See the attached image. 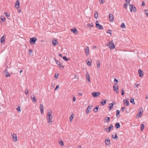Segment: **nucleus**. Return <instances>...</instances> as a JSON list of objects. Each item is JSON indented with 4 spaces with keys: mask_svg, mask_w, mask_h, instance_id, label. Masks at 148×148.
Returning a JSON list of instances; mask_svg holds the SVG:
<instances>
[{
    "mask_svg": "<svg viewBox=\"0 0 148 148\" xmlns=\"http://www.w3.org/2000/svg\"><path fill=\"white\" fill-rule=\"evenodd\" d=\"M46 117L47 120V122L49 124L50 123L52 122L53 116L50 112L48 111L47 112V115Z\"/></svg>",
    "mask_w": 148,
    "mask_h": 148,
    "instance_id": "nucleus-1",
    "label": "nucleus"
},
{
    "mask_svg": "<svg viewBox=\"0 0 148 148\" xmlns=\"http://www.w3.org/2000/svg\"><path fill=\"white\" fill-rule=\"evenodd\" d=\"M129 5V8L131 12H136V7L130 3L128 4Z\"/></svg>",
    "mask_w": 148,
    "mask_h": 148,
    "instance_id": "nucleus-2",
    "label": "nucleus"
},
{
    "mask_svg": "<svg viewBox=\"0 0 148 148\" xmlns=\"http://www.w3.org/2000/svg\"><path fill=\"white\" fill-rule=\"evenodd\" d=\"M117 85V83L114 84V85L113 86V89L114 91L115 92L116 94H118L119 93V88Z\"/></svg>",
    "mask_w": 148,
    "mask_h": 148,
    "instance_id": "nucleus-3",
    "label": "nucleus"
},
{
    "mask_svg": "<svg viewBox=\"0 0 148 148\" xmlns=\"http://www.w3.org/2000/svg\"><path fill=\"white\" fill-rule=\"evenodd\" d=\"M139 112L137 114V116L139 118H140L142 116L143 114V110L142 108H140V109L139 110Z\"/></svg>",
    "mask_w": 148,
    "mask_h": 148,
    "instance_id": "nucleus-4",
    "label": "nucleus"
},
{
    "mask_svg": "<svg viewBox=\"0 0 148 148\" xmlns=\"http://www.w3.org/2000/svg\"><path fill=\"white\" fill-rule=\"evenodd\" d=\"M108 46L111 49H113L115 48V46L112 41L109 42Z\"/></svg>",
    "mask_w": 148,
    "mask_h": 148,
    "instance_id": "nucleus-5",
    "label": "nucleus"
},
{
    "mask_svg": "<svg viewBox=\"0 0 148 148\" xmlns=\"http://www.w3.org/2000/svg\"><path fill=\"white\" fill-rule=\"evenodd\" d=\"M37 40V39L36 38L33 37L31 38H30V43L33 45L36 42Z\"/></svg>",
    "mask_w": 148,
    "mask_h": 148,
    "instance_id": "nucleus-6",
    "label": "nucleus"
},
{
    "mask_svg": "<svg viewBox=\"0 0 148 148\" xmlns=\"http://www.w3.org/2000/svg\"><path fill=\"white\" fill-rule=\"evenodd\" d=\"M11 135L12 136V138L13 141L16 142L17 140V137L16 134H13L11 133Z\"/></svg>",
    "mask_w": 148,
    "mask_h": 148,
    "instance_id": "nucleus-7",
    "label": "nucleus"
},
{
    "mask_svg": "<svg viewBox=\"0 0 148 148\" xmlns=\"http://www.w3.org/2000/svg\"><path fill=\"white\" fill-rule=\"evenodd\" d=\"M98 21H97L96 22V27L97 28H99V29H102V26L100 25Z\"/></svg>",
    "mask_w": 148,
    "mask_h": 148,
    "instance_id": "nucleus-8",
    "label": "nucleus"
},
{
    "mask_svg": "<svg viewBox=\"0 0 148 148\" xmlns=\"http://www.w3.org/2000/svg\"><path fill=\"white\" fill-rule=\"evenodd\" d=\"M92 96L94 97H97L100 95V93L99 92H92Z\"/></svg>",
    "mask_w": 148,
    "mask_h": 148,
    "instance_id": "nucleus-9",
    "label": "nucleus"
},
{
    "mask_svg": "<svg viewBox=\"0 0 148 148\" xmlns=\"http://www.w3.org/2000/svg\"><path fill=\"white\" fill-rule=\"evenodd\" d=\"M138 73L139 74V76L140 77H143L144 75L143 72V71L139 69L138 70Z\"/></svg>",
    "mask_w": 148,
    "mask_h": 148,
    "instance_id": "nucleus-10",
    "label": "nucleus"
},
{
    "mask_svg": "<svg viewBox=\"0 0 148 148\" xmlns=\"http://www.w3.org/2000/svg\"><path fill=\"white\" fill-rule=\"evenodd\" d=\"M109 20L110 22L114 21V17L112 14H110L109 15Z\"/></svg>",
    "mask_w": 148,
    "mask_h": 148,
    "instance_id": "nucleus-11",
    "label": "nucleus"
},
{
    "mask_svg": "<svg viewBox=\"0 0 148 148\" xmlns=\"http://www.w3.org/2000/svg\"><path fill=\"white\" fill-rule=\"evenodd\" d=\"M115 104V102H113L112 103H110L109 105V108L110 110L112 109L113 106Z\"/></svg>",
    "mask_w": 148,
    "mask_h": 148,
    "instance_id": "nucleus-12",
    "label": "nucleus"
},
{
    "mask_svg": "<svg viewBox=\"0 0 148 148\" xmlns=\"http://www.w3.org/2000/svg\"><path fill=\"white\" fill-rule=\"evenodd\" d=\"M15 5L16 8L18 9L19 8L20 2L18 0L16 1L15 3Z\"/></svg>",
    "mask_w": 148,
    "mask_h": 148,
    "instance_id": "nucleus-13",
    "label": "nucleus"
},
{
    "mask_svg": "<svg viewBox=\"0 0 148 148\" xmlns=\"http://www.w3.org/2000/svg\"><path fill=\"white\" fill-rule=\"evenodd\" d=\"M4 72L6 77H7L10 76V74L8 73V70L7 69L5 70Z\"/></svg>",
    "mask_w": 148,
    "mask_h": 148,
    "instance_id": "nucleus-14",
    "label": "nucleus"
},
{
    "mask_svg": "<svg viewBox=\"0 0 148 148\" xmlns=\"http://www.w3.org/2000/svg\"><path fill=\"white\" fill-rule=\"evenodd\" d=\"M58 44V41L56 40H53L52 41V44L54 46H56Z\"/></svg>",
    "mask_w": 148,
    "mask_h": 148,
    "instance_id": "nucleus-15",
    "label": "nucleus"
},
{
    "mask_svg": "<svg viewBox=\"0 0 148 148\" xmlns=\"http://www.w3.org/2000/svg\"><path fill=\"white\" fill-rule=\"evenodd\" d=\"M105 143L107 145H110V140L108 138L106 139L105 140Z\"/></svg>",
    "mask_w": 148,
    "mask_h": 148,
    "instance_id": "nucleus-16",
    "label": "nucleus"
},
{
    "mask_svg": "<svg viewBox=\"0 0 148 148\" xmlns=\"http://www.w3.org/2000/svg\"><path fill=\"white\" fill-rule=\"evenodd\" d=\"M85 52L86 53V54L87 55H88L89 52V48L88 47H86L85 49Z\"/></svg>",
    "mask_w": 148,
    "mask_h": 148,
    "instance_id": "nucleus-17",
    "label": "nucleus"
},
{
    "mask_svg": "<svg viewBox=\"0 0 148 148\" xmlns=\"http://www.w3.org/2000/svg\"><path fill=\"white\" fill-rule=\"evenodd\" d=\"M86 62L87 65L89 66L91 65V60L87 59L86 60Z\"/></svg>",
    "mask_w": 148,
    "mask_h": 148,
    "instance_id": "nucleus-18",
    "label": "nucleus"
},
{
    "mask_svg": "<svg viewBox=\"0 0 148 148\" xmlns=\"http://www.w3.org/2000/svg\"><path fill=\"white\" fill-rule=\"evenodd\" d=\"M92 108V106H89L86 110V113L87 114L89 113L90 110H91Z\"/></svg>",
    "mask_w": 148,
    "mask_h": 148,
    "instance_id": "nucleus-19",
    "label": "nucleus"
},
{
    "mask_svg": "<svg viewBox=\"0 0 148 148\" xmlns=\"http://www.w3.org/2000/svg\"><path fill=\"white\" fill-rule=\"evenodd\" d=\"M5 37L3 35V36L1 38V43H2L3 42H4L5 41Z\"/></svg>",
    "mask_w": 148,
    "mask_h": 148,
    "instance_id": "nucleus-20",
    "label": "nucleus"
},
{
    "mask_svg": "<svg viewBox=\"0 0 148 148\" xmlns=\"http://www.w3.org/2000/svg\"><path fill=\"white\" fill-rule=\"evenodd\" d=\"M120 127V125L119 123H117L115 125V127L116 129H118Z\"/></svg>",
    "mask_w": 148,
    "mask_h": 148,
    "instance_id": "nucleus-21",
    "label": "nucleus"
},
{
    "mask_svg": "<svg viewBox=\"0 0 148 148\" xmlns=\"http://www.w3.org/2000/svg\"><path fill=\"white\" fill-rule=\"evenodd\" d=\"M86 79L88 80L89 82H90V77L89 74H88V73H87L86 74Z\"/></svg>",
    "mask_w": 148,
    "mask_h": 148,
    "instance_id": "nucleus-22",
    "label": "nucleus"
},
{
    "mask_svg": "<svg viewBox=\"0 0 148 148\" xmlns=\"http://www.w3.org/2000/svg\"><path fill=\"white\" fill-rule=\"evenodd\" d=\"M71 31L72 32H73L75 34H77V33H76V32H77V30L75 28L73 29H72L71 30Z\"/></svg>",
    "mask_w": 148,
    "mask_h": 148,
    "instance_id": "nucleus-23",
    "label": "nucleus"
},
{
    "mask_svg": "<svg viewBox=\"0 0 148 148\" xmlns=\"http://www.w3.org/2000/svg\"><path fill=\"white\" fill-rule=\"evenodd\" d=\"M31 98L32 100V101L33 102H35L36 101V99L35 98V96H32L31 97Z\"/></svg>",
    "mask_w": 148,
    "mask_h": 148,
    "instance_id": "nucleus-24",
    "label": "nucleus"
},
{
    "mask_svg": "<svg viewBox=\"0 0 148 148\" xmlns=\"http://www.w3.org/2000/svg\"><path fill=\"white\" fill-rule=\"evenodd\" d=\"M123 103L124 104L126 103L127 106H128L129 105V102L128 101L124 99L123 100Z\"/></svg>",
    "mask_w": 148,
    "mask_h": 148,
    "instance_id": "nucleus-25",
    "label": "nucleus"
},
{
    "mask_svg": "<svg viewBox=\"0 0 148 148\" xmlns=\"http://www.w3.org/2000/svg\"><path fill=\"white\" fill-rule=\"evenodd\" d=\"M98 16V12L97 11H95V12L94 17L95 18L97 19V18Z\"/></svg>",
    "mask_w": 148,
    "mask_h": 148,
    "instance_id": "nucleus-26",
    "label": "nucleus"
},
{
    "mask_svg": "<svg viewBox=\"0 0 148 148\" xmlns=\"http://www.w3.org/2000/svg\"><path fill=\"white\" fill-rule=\"evenodd\" d=\"M110 119L109 117H106L105 119L104 122H107L108 123L110 121Z\"/></svg>",
    "mask_w": 148,
    "mask_h": 148,
    "instance_id": "nucleus-27",
    "label": "nucleus"
},
{
    "mask_svg": "<svg viewBox=\"0 0 148 148\" xmlns=\"http://www.w3.org/2000/svg\"><path fill=\"white\" fill-rule=\"evenodd\" d=\"M121 27L122 28H125L126 27V26H125V23H121Z\"/></svg>",
    "mask_w": 148,
    "mask_h": 148,
    "instance_id": "nucleus-28",
    "label": "nucleus"
},
{
    "mask_svg": "<svg viewBox=\"0 0 148 148\" xmlns=\"http://www.w3.org/2000/svg\"><path fill=\"white\" fill-rule=\"evenodd\" d=\"M113 128V125L112 124L110 125V126L108 128V130H109L108 131L110 132V130H112Z\"/></svg>",
    "mask_w": 148,
    "mask_h": 148,
    "instance_id": "nucleus-29",
    "label": "nucleus"
},
{
    "mask_svg": "<svg viewBox=\"0 0 148 148\" xmlns=\"http://www.w3.org/2000/svg\"><path fill=\"white\" fill-rule=\"evenodd\" d=\"M144 12L145 13V14L148 17V10H144Z\"/></svg>",
    "mask_w": 148,
    "mask_h": 148,
    "instance_id": "nucleus-30",
    "label": "nucleus"
},
{
    "mask_svg": "<svg viewBox=\"0 0 148 148\" xmlns=\"http://www.w3.org/2000/svg\"><path fill=\"white\" fill-rule=\"evenodd\" d=\"M97 67L98 68L100 67V63L99 61H97Z\"/></svg>",
    "mask_w": 148,
    "mask_h": 148,
    "instance_id": "nucleus-31",
    "label": "nucleus"
},
{
    "mask_svg": "<svg viewBox=\"0 0 148 148\" xmlns=\"http://www.w3.org/2000/svg\"><path fill=\"white\" fill-rule=\"evenodd\" d=\"M124 8L125 9H127L128 6L127 3H125L123 5Z\"/></svg>",
    "mask_w": 148,
    "mask_h": 148,
    "instance_id": "nucleus-32",
    "label": "nucleus"
},
{
    "mask_svg": "<svg viewBox=\"0 0 148 148\" xmlns=\"http://www.w3.org/2000/svg\"><path fill=\"white\" fill-rule=\"evenodd\" d=\"M112 30L110 29L108 30L107 31V33L108 34H109L110 35V36L112 35Z\"/></svg>",
    "mask_w": 148,
    "mask_h": 148,
    "instance_id": "nucleus-33",
    "label": "nucleus"
},
{
    "mask_svg": "<svg viewBox=\"0 0 148 148\" xmlns=\"http://www.w3.org/2000/svg\"><path fill=\"white\" fill-rule=\"evenodd\" d=\"M99 108V106L97 107L96 108H94V111H95V112H97L98 111Z\"/></svg>",
    "mask_w": 148,
    "mask_h": 148,
    "instance_id": "nucleus-34",
    "label": "nucleus"
},
{
    "mask_svg": "<svg viewBox=\"0 0 148 148\" xmlns=\"http://www.w3.org/2000/svg\"><path fill=\"white\" fill-rule=\"evenodd\" d=\"M130 102L132 103V104L134 105L135 104V102L134 101V100L133 99H131L130 100Z\"/></svg>",
    "mask_w": 148,
    "mask_h": 148,
    "instance_id": "nucleus-35",
    "label": "nucleus"
},
{
    "mask_svg": "<svg viewBox=\"0 0 148 148\" xmlns=\"http://www.w3.org/2000/svg\"><path fill=\"white\" fill-rule=\"evenodd\" d=\"M4 14H5V16H7V17H9V16H10V14L9 13H7V12H5V13H4Z\"/></svg>",
    "mask_w": 148,
    "mask_h": 148,
    "instance_id": "nucleus-36",
    "label": "nucleus"
},
{
    "mask_svg": "<svg viewBox=\"0 0 148 148\" xmlns=\"http://www.w3.org/2000/svg\"><path fill=\"white\" fill-rule=\"evenodd\" d=\"M59 144L60 145H61L62 146H63L64 145L63 142L62 140L59 141Z\"/></svg>",
    "mask_w": 148,
    "mask_h": 148,
    "instance_id": "nucleus-37",
    "label": "nucleus"
},
{
    "mask_svg": "<svg viewBox=\"0 0 148 148\" xmlns=\"http://www.w3.org/2000/svg\"><path fill=\"white\" fill-rule=\"evenodd\" d=\"M73 115L72 114L70 116V121L71 122L72 120V119H73Z\"/></svg>",
    "mask_w": 148,
    "mask_h": 148,
    "instance_id": "nucleus-38",
    "label": "nucleus"
},
{
    "mask_svg": "<svg viewBox=\"0 0 148 148\" xmlns=\"http://www.w3.org/2000/svg\"><path fill=\"white\" fill-rule=\"evenodd\" d=\"M1 19L2 21H4L5 19V18L4 17H3V16H1Z\"/></svg>",
    "mask_w": 148,
    "mask_h": 148,
    "instance_id": "nucleus-39",
    "label": "nucleus"
},
{
    "mask_svg": "<svg viewBox=\"0 0 148 148\" xmlns=\"http://www.w3.org/2000/svg\"><path fill=\"white\" fill-rule=\"evenodd\" d=\"M58 65V66L60 68H64V67L62 65V64L60 63Z\"/></svg>",
    "mask_w": 148,
    "mask_h": 148,
    "instance_id": "nucleus-40",
    "label": "nucleus"
},
{
    "mask_svg": "<svg viewBox=\"0 0 148 148\" xmlns=\"http://www.w3.org/2000/svg\"><path fill=\"white\" fill-rule=\"evenodd\" d=\"M40 110H43L44 109L43 105L42 104H41L40 105Z\"/></svg>",
    "mask_w": 148,
    "mask_h": 148,
    "instance_id": "nucleus-41",
    "label": "nucleus"
},
{
    "mask_svg": "<svg viewBox=\"0 0 148 148\" xmlns=\"http://www.w3.org/2000/svg\"><path fill=\"white\" fill-rule=\"evenodd\" d=\"M54 59L57 64H58L60 63V62L58 60H57L56 58H54Z\"/></svg>",
    "mask_w": 148,
    "mask_h": 148,
    "instance_id": "nucleus-42",
    "label": "nucleus"
},
{
    "mask_svg": "<svg viewBox=\"0 0 148 148\" xmlns=\"http://www.w3.org/2000/svg\"><path fill=\"white\" fill-rule=\"evenodd\" d=\"M63 58L64 60H65L66 61H67L68 60V58H67L66 57V56L63 57Z\"/></svg>",
    "mask_w": 148,
    "mask_h": 148,
    "instance_id": "nucleus-43",
    "label": "nucleus"
},
{
    "mask_svg": "<svg viewBox=\"0 0 148 148\" xmlns=\"http://www.w3.org/2000/svg\"><path fill=\"white\" fill-rule=\"evenodd\" d=\"M112 137L114 139L118 138V137L117 136L116 134H115V135H112Z\"/></svg>",
    "mask_w": 148,
    "mask_h": 148,
    "instance_id": "nucleus-44",
    "label": "nucleus"
},
{
    "mask_svg": "<svg viewBox=\"0 0 148 148\" xmlns=\"http://www.w3.org/2000/svg\"><path fill=\"white\" fill-rule=\"evenodd\" d=\"M141 131H143V129L144 127V125L143 124H141Z\"/></svg>",
    "mask_w": 148,
    "mask_h": 148,
    "instance_id": "nucleus-45",
    "label": "nucleus"
},
{
    "mask_svg": "<svg viewBox=\"0 0 148 148\" xmlns=\"http://www.w3.org/2000/svg\"><path fill=\"white\" fill-rule=\"evenodd\" d=\"M120 113V111L119 110H117L116 111V115L117 116Z\"/></svg>",
    "mask_w": 148,
    "mask_h": 148,
    "instance_id": "nucleus-46",
    "label": "nucleus"
},
{
    "mask_svg": "<svg viewBox=\"0 0 148 148\" xmlns=\"http://www.w3.org/2000/svg\"><path fill=\"white\" fill-rule=\"evenodd\" d=\"M16 110L18 112H21V110L20 109V107H18L17 108Z\"/></svg>",
    "mask_w": 148,
    "mask_h": 148,
    "instance_id": "nucleus-47",
    "label": "nucleus"
},
{
    "mask_svg": "<svg viewBox=\"0 0 148 148\" xmlns=\"http://www.w3.org/2000/svg\"><path fill=\"white\" fill-rule=\"evenodd\" d=\"M25 93L26 95H27L28 93V90L27 89H26L25 90Z\"/></svg>",
    "mask_w": 148,
    "mask_h": 148,
    "instance_id": "nucleus-48",
    "label": "nucleus"
},
{
    "mask_svg": "<svg viewBox=\"0 0 148 148\" xmlns=\"http://www.w3.org/2000/svg\"><path fill=\"white\" fill-rule=\"evenodd\" d=\"M106 103V100H103L102 101V105H104Z\"/></svg>",
    "mask_w": 148,
    "mask_h": 148,
    "instance_id": "nucleus-49",
    "label": "nucleus"
},
{
    "mask_svg": "<svg viewBox=\"0 0 148 148\" xmlns=\"http://www.w3.org/2000/svg\"><path fill=\"white\" fill-rule=\"evenodd\" d=\"M59 88V85H58L57 86H56V88L55 89V90H56L58 89Z\"/></svg>",
    "mask_w": 148,
    "mask_h": 148,
    "instance_id": "nucleus-50",
    "label": "nucleus"
},
{
    "mask_svg": "<svg viewBox=\"0 0 148 148\" xmlns=\"http://www.w3.org/2000/svg\"><path fill=\"white\" fill-rule=\"evenodd\" d=\"M145 5V2L143 1L142 2V6H144Z\"/></svg>",
    "mask_w": 148,
    "mask_h": 148,
    "instance_id": "nucleus-51",
    "label": "nucleus"
},
{
    "mask_svg": "<svg viewBox=\"0 0 148 148\" xmlns=\"http://www.w3.org/2000/svg\"><path fill=\"white\" fill-rule=\"evenodd\" d=\"M104 130H105L106 132H110V131H108L109 130H108V128H107L106 129H104Z\"/></svg>",
    "mask_w": 148,
    "mask_h": 148,
    "instance_id": "nucleus-52",
    "label": "nucleus"
},
{
    "mask_svg": "<svg viewBox=\"0 0 148 148\" xmlns=\"http://www.w3.org/2000/svg\"><path fill=\"white\" fill-rule=\"evenodd\" d=\"M114 82H116V84H117L118 82V81L116 79H115L114 81Z\"/></svg>",
    "mask_w": 148,
    "mask_h": 148,
    "instance_id": "nucleus-53",
    "label": "nucleus"
},
{
    "mask_svg": "<svg viewBox=\"0 0 148 148\" xmlns=\"http://www.w3.org/2000/svg\"><path fill=\"white\" fill-rule=\"evenodd\" d=\"M32 49H30L29 50V54H31L32 53Z\"/></svg>",
    "mask_w": 148,
    "mask_h": 148,
    "instance_id": "nucleus-54",
    "label": "nucleus"
},
{
    "mask_svg": "<svg viewBox=\"0 0 148 148\" xmlns=\"http://www.w3.org/2000/svg\"><path fill=\"white\" fill-rule=\"evenodd\" d=\"M58 74H57V73H56L55 74V77H56V78H58Z\"/></svg>",
    "mask_w": 148,
    "mask_h": 148,
    "instance_id": "nucleus-55",
    "label": "nucleus"
},
{
    "mask_svg": "<svg viewBox=\"0 0 148 148\" xmlns=\"http://www.w3.org/2000/svg\"><path fill=\"white\" fill-rule=\"evenodd\" d=\"M125 1L127 3H130V0H125Z\"/></svg>",
    "mask_w": 148,
    "mask_h": 148,
    "instance_id": "nucleus-56",
    "label": "nucleus"
},
{
    "mask_svg": "<svg viewBox=\"0 0 148 148\" xmlns=\"http://www.w3.org/2000/svg\"><path fill=\"white\" fill-rule=\"evenodd\" d=\"M124 94V90H122V92H121V94L122 95H123Z\"/></svg>",
    "mask_w": 148,
    "mask_h": 148,
    "instance_id": "nucleus-57",
    "label": "nucleus"
},
{
    "mask_svg": "<svg viewBox=\"0 0 148 148\" xmlns=\"http://www.w3.org/2000/svg\"><path fill=\"white\" fill-rule=\"evenodd\" d=\"M138 85H139V84H138L136 83L135 84V86L136 87H138Z\"/></svg>",
    "mask_w": 148,
    "mask_h": 148,
    "instance_id": "nucleus-58",
    "label": "nucleus"
},
{
    "mask_svg": "<svg viewBox=\"0 0 148 148\" xmlns=\"http://www.w3.org/2000/svg\"><path fill=\"white\" fill-rule=\"evenodd\" d=\"M124 109H125V107H123L122 108L121 110H122V112H123L124 110Z\"/></svg>",
    "mask_w": 148,
    "mask_h": 148,
    "instance_id": "nucleus-59",
    "label": "nucleus"
},
{
    "mask_svg": "<svg viewBox=\"0 0 148 148\" xmlns=\"http://www.w3.org/2000/svg\"><path fill=\"white\" fill-rule=\"evenodd\" d=\"M78 94L80 96H82V94L79 92L78 93Z\"/></svg>",
    "mask_w": 148,
    "mask_h": 148,
    "instance_id": "nucleus-60",
    "label": "nucleus"
},
{
    "mask_svg": "<svg viewBox=\"0 0 148 148\" xmlns=\"http://www.w3.org/2000/svg\"><path fill=\"white\" fill-rule=\"evenodd\" d=\"M73 101H75L76 98L75 97H73Z\"/></svg>",
    "mask_w": 148,
    "mask_h": 148,
    "instance_id": "nucleus-61",
    "label": "nucleus"
},
{
    "mask_svg": "<svg viewBox=\"0 0 148 148\" xmlns=\"http://www.w3.org/2000/svg\"><path fill=\"white\" fill-rule=\"evenodd\" d=\"M41 111V113L42 114L43 113V110H40Z\"/></svg>",
    "mask_w": 148,
    "mask_h": 148,
    "instance_id": "nucleus-62",
    "label": "nucleus"
},
{
    "mask_svg": "<svg viewBox=\"0 0 148 148\" xmlns=\"http://www.w3.org/2000/svg\"><path fill=\"white\" fill-rule=\"evenodd\" d=\"M18 11L19 13H20L21 12V10L20 9L18 10Z\"/></svg>",
    "mask_w": 148,
    "mask_h": 148,
    "instance_id": "nucleus-63",
    "label": "nucleus"
},
{
    "mask_svg": "<svg viewBox=\"0 0 148 148\" xmlns=\"http://www.w3.org/2000/svg\"><path fill=\"white\" fill-rule=\"evenodd\" d=\"M78 148H82L81 146L80 145H79L78 146Z\"/></svg>",
    "mask_w": 148,
    "mask_h": 148,
    "instance_id": "nucleus-64",
    "label": "nucleus"
}]
</instances>
